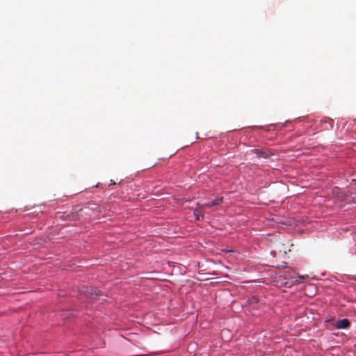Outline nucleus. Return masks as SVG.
Masks as SVG:
<instances>
[{
  "label": "nucleus",
  "mask_w": 356,
  "mask_h": 356,
  "mask_svg": "<svg viewBox=\"0 0 356 356\" xmlns=\"http://www.w3.org/2000/svg\"><path fill=\"white\" fill-rule=\"evenodd\" d=\"M350 326V323L346 318L337 321L334 325V327L337 329H346L348 328Z\"/></svg>",
  "instance_id": "f03ea898"
},
{
  "label": "nucleus",
  "mask_w": 356,
  "mask_h": 356,
  "mask_svg": "<svg viewBox=\"0 0 356 356\" xmlns=\"http://www.w3.org/2000/svg\"><path fill=\"white\" fill-rule=\"evenodd\" d=\"M307 277H308L307 275H302V276H299L298 277L299 279H302V280H305V279H306Z\"/></svg>",
  "instance_id": "423d86ee"
},
{
  "label": "nucleus",
  "mask_w": 356,
  "mask_h": 356,
  "mask_svg": "<svg viewBox=\"0 0 356 356\" xmlns=\"http://www.w3.org/2000/svg\"><path fill=\"white\" fill-rule=\"evenodd\" d=\"M201 209H202V207L198 208L194 211V215L195 216L196 220H199L200 219V218H203V215L202 213Z\"/></svg>",
  "instance_id": "39448f33"
},
{
  "label": "nucleus",
  "mask_w": 356,
  "mask_h": 356,
  "mask_svg": "<svg viewBox=\"0 0 356 356\" xmlns=\"http://www.w3.org/2000/svg\"><path fill=\"white\" fill-rule=\"evenodd\" d=\"M100 291L97 290L92 287H89L86 291V297L88 299L89 303L93 302L96 300L98 296H102Z\"/></svg>",
  "instance_id": "f257e3e1"
},
{
  "label": "nucleus",
  "mask_w": 356,
  "mask_h": 356,
  "mask_svg": "<svg viewBox=\"0 0 356 356\" xmlns=\"http://www.w3.org/2000/svg\"><path fill=\"white\" fill-rule=\"evenodd\" d=\"M252 152L259 158H267L268 156V154L259 149H254Z\"/></svg>",
  "instance_id": "20e7f679"
},
{
  "label": "nucleus",
  "mask_w": 356,
  "mask_h": 356,
  "mask_svg": "<svg viewBox=\"0 0 356 356\" xmlns=\"http://www.w3.org/2000/svg\"><path fill=\"white\" fill-rule=\"evenodd\" d=\"M222 200H223V198L222 197H217L211 202H207V203L202 204V208L211 207L219 205L222 202Z\"/></svg>",
  "instance_id": "7ed1b4c3"
}]
</instances>
